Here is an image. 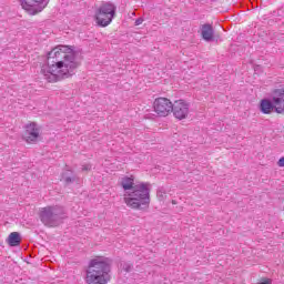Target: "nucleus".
<instances>
[{
	"mask_svg": "<svg viewBox=\"0 0 284 284\" xmlns=\"http://www.w3.org/2000/svg\"><path fill=\"white\" fill-rule=\"evenodd\" d=\"M123 189V201L126 207L131 210H148L150 207V192L152 184L150 182H134V176H124L121 179Z\"/></svg>",
	"mask_w": 284,
	"mask_h": 284,
	"instance_id": "2",
	"label": "nucleus"
},
{
	"mask_svg": "<svg viewBox=\"0 0 284 284\" xmlns=\"http://www.w3.org/2000/svg\"><path fill=\"white\" fill-rule=\"evenodd\" d=\"M39 216L47 227H57L65 219V210L59 205L47 206L40 210Z\"/></svg>",
	"mask_w": 284,
	"mask_h": 284,
	"instance_id": "4",
	"label": "nucleus"
},
{
	"mask_svg": "<svg viewBox=\"0 0 284 284\" xmlns=\"http://www.w3.org/2000/svg\"><path fill=\"white\" fill-rule=\"evenodd\" d=\"M116 17V6L112 2H104L95 10V22L100 28H108Z\"/></svg>",
	"mask_w": 284,
	"mask_h": 284,
	"instance_id": "5",
	"label": "nucleus"
},
{
	"mask_svg": "<svg viewBox=\"0 0 284 284\" xmlns=\"http://www.w3.org/2000/svg\"><path fill=\"white\" fill-rule=\"evenodd\" d=\"M171 112L178 121H183L190 116V104L185 100H178L173 103Z\"/></svg>",
	"mask_w": 284,
	"mask_h": 284,
	"instance_id": "9",
	"label": "nucleus"
},
{
	"mask_svg": "<svg viewBox=\"0 0 284 284\" xmlns=\"http://www.w3.org/2000/svg\"><path fill=\"white\" fill-rule=\"evenodd\" d=\"M62 180H63L64 183H73L74 178H70V176L68 175V173H63V174H62Z\"/></svg>",
	"mask_w": 284,
	"mask_h": 284,
	"instance_id": "14",
	"label": "nucleus"
},
{
	"mask_svg": "<svg viewBox=\"0 0 284 284\" xmlns=\"http://www.w3.org/2000/svg\"><path fill=\"white\" fill-rule=\"evenodd\" d=\"M112 260L95 256L89 261L84 281L87 284H108L112 281Z\"/></svg>",
	"mask_w": 284,
	"mask_h": 284,
	"instance_id": "3",
	"label": "nucleus"
},
{
	"mask_svg": "<svg viewBox=\"0 0 284 284\" xmlns=\"http://www.w3.org/2000/svg\"><path fill=\"white\" fill-rule=\"evenodd\" d=\"M143 23V18H139L135 20V26H141Z\"/></svg>",
	"mask_w": 284,
	"mask_h": 284,
	"instance_id": "19",
	"label": "nucleus"
},
{
	"mask_svg": "<svg viewBox=\"0 0 284 284\" xmlns=\"http://www.w3.org/2000/svg\"><path fill=\"white\" fill-rule=\"evenodd\" d=\"M172 101L168 98H156L153 102V109L158 116H170L172 114Z\"/></svg>",
	"mask_w": 284,
	"mask_h": 284,
	"instance_id": "7",
	"label": "nucleus"
},
{
	"mask_svg": "<svg viewBox=\"0 0 284 284\" xmlns=\"http://www.w3.org/2000/svg\"><path fill=\"white\" fill-rule=\"evenodd\" d=\"M21 7L23 10L29 12L30 14H39V12H43L48 7V0H20Z\"/></svg>",
	"mask_w": 284,
	"mask_h": 284,
	"instance_id": "6",
	"label": "nucleus"
},
{
	"mask_svg": "<svg viewBox=\"0 0 284 284\" xmlns=\"http://www.w3.org/2000/svg\"><path fill=\"white\" fill-rule=\"evenodd\" d=\"M277 165H278V168H284V156H282V158L277 161Z\"/></svg>",
	"mask_w": 284,
	"mask_h": 284,
	"instance_id": "16",
	"label": "nucleus"
},
{
	"mask_svg": "<svg viewBox=\"0 0 284 284\" xmlns=\"http://www.w3.org/2000/svg\"><path fill=\"white\" fill-rule=\"evenodd\" d=\"M201 34L204 41H214V28L212 27V24H203L201 27Z\"/></svg>",
	"mask_w": 284,
	"mask_h": 284,
	"instance_id": "12",
	"label": "nucleus"
},
{
	"mask_svg": "<svg viewBox=\"0 0 284 284\" xmlns=\"http://www.w3.org/2000/svg\"><path fill=\"white\" fill-rule=\"evenodd\" d=\"M89 170H92V164H83L82 165V172H89Z\"/></svg>",
	"mask_w": 284,
	"mask_h": 284,
	"instance_id": "15",
	"label": "nucleus"
},
{
	"mask_svg": "<svg viewBox=\"0 0 284 284\" xmlns=\"http://www.w3.org/2000/svg\"><path fill=\"white\" fill-rule=\"evenodd\" d=\"M123 270L130 272V270H132V266L130 264H124Z\"/></svg>",
	"mask_w": 284,
	"mask_h": 284,
	"instance_id": "18",
	"label": "nucleus"
},
{
	"mask_svg": "<svg viewBox=\"0 0 284 284\" xmlns=\"http://www.w3.org/2000/svg\"><path fill=\"white\" fill-rule=\"evenodd\" d=\"M163 194H165V192L163 191V189H159V190H158V196H159V199H163Z\"/></svg>",
	"mask_w": 284,
	"mask_h": 284,
	"instance_id": "17",
	"label": "nucleus"
},
{
	"mask_svg": "<svg viewBox=\"0 0 284 284\" xmlns=\"http://www.w3.org/2000/svg\"><path fill=\"white\" fill-rule=\"evenodd\" d=\"M77 68H79V62H77L74 49L58 45L48 53V63L42 65L41 73L49 83H57L61 79L72 77Z\"/></svg>",
	"mask_w": 284,
	"mask_h": 284,
	"instance_id": "1",
	"label": "nucleus"
},
{
	"mask_svg": "<svg viewBox=\"0 0 284 284\" xmlns=\"http://www.w3.org/2000/svg\"><path fill=\"white\" fill-rule=\"evenodd\" d=\"M39 136H41V128H39V124L31 122L24 126L22 139L26 143L34 144L39 141Z\"/></svg>",
	"mask_w": 284,
	"mask_h": 284,
	"instance_id": "8",
	"label": "nucleus"
},
{
	"mask_svg": "<svg viewBox=\"0 0 284 284\" xmlns=\"http://www.w3.org/2000/svg\"><path fill=\"white\" fill-rule=\"evenodd\" d=\"M7 243L10 247H19V245H21V234L19 232L10 233Z\"/></svg>",
	"mask_w": 284,
	"mask_h": 284,
	"instance_id": "13",
	"label": "nucleus"
},
{
	"mask_svg": "<svg viewBox=\"0 0 284 284\" xmlns=\"http://www.w3.org/2000/svg\"><path fill=\"white\" fill-rule=\"evenodd\" d=\"M260 111L262 114H272L273 111L276 112V106H274L273 95L271 93V99H263L260 102Z\"/></svg>",
	"mask_w": 284,
	"mask_h": 284,
	"instance_id": "11",
	"label": "nucleus"
},
{
	"mask_svg": "<svg viewBox=\"0 0 284 284\" xmlns=\"http://www.w3.org/2000/svg\"><path fill=\"white\" fill-rule=\"evenodd\" d=\"M271 94L276 114H284V89H274Z\"/></svg>",
	"mask_w": 284,
	"mask_h": 284,
	"instance_id": "10",
	"label": "nucleus"
},
{
	"mask_svg": "<svg viewBox=\"0 0 284 284\" xmlns=\"http://www.w3.org/2000/svg\"><path fill=\"white\" fill-rule=\"evenodd\" d=\"M260 284H272V280H264Z\"/></svg>",
	"mask_w": 284,
	"mask_h": 284,
	"instance_id": "20",
	"label": "nucleus"
}]
</instances>
